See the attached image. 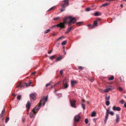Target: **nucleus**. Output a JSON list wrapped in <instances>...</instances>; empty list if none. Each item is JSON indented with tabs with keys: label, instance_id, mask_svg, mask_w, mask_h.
I'll use <instances>...</instances> for the list:
<instances>
[{
	"label": "nucleus",
	"instance_id": "nucleus-1",
	"mask_svg": "<svg viewBox=\"0 0 126 126\" xmlns=\"http://www.w3.org/2000/svg\"><path fill=\"white\" fill-rule=\"evenodd\" d=\"M68 17L70 19V20L68 23L69 26L72 25V24H74L76 22L77 20L75 18L72 17L71 16H69Z\"/></svg>",
	"mask_w": 126,
	"mask_h": 126
},
{
	"label": "nucleus",
	"instance_id": "nucleus-2",
	"mask_svg": "<svg viewBox=\"0 0 126 126\" xmlns=\"http://www.w3.org/2000/svg\"><path fill=\"white\" fill-rule=\"evenodd\" d=\"M41 103H39L38 105H37L34 108L33 110V111L34 113H36L38 112L40 108V107L41 105Z\"/></svg>",
	"mask_w": 126,
	"mask_h": 126
},
{
	"label": "nucleus",
	"instance_id": "nucleus-3",
	"mask_svg": "<svg viewBox=\"0 0 126 126\" xmlns=\"http://www.w3.org/2000/svg\"><path fill=\"white\" fill-rule=\"evenodd\" d=\"M47 96H45L43 97L42 100L40 101V103H41V104L42 103L43 105H44L45 104L46 102L47 101Z\"/></svg>",
	"mask_w": 126,
	"mask_h": 126
},
{
	"label": "nucleus",
	"instance_id": "nucleus-4",
	"mask_svg": "<svg viewBox=\"0 0 126 126\" xmlns=\"http://www.w3.org/2000/svg\"><path fill=\"white\" fill-rule=\"evenodd\" d=\"M80 118L81 117L79 115H75L74 117L75 124L76 123L79 122Z\"/></svg>",
	"mask_w": 126,
	"mask_h": 126
},
{
	"label": "nucleus",
	"instance_id": "nucleus-5",
	"mask_svg": "<svg viewBox=\"0 0 126 126\" xmlns=\"http://www.w3.org/2000/svg\"><path fill=\"white\" fill-rule=\"evenodd\" d=\"M65 23L60 22L57 25V27H60L61 29H64L65 28Z\"/></svg>",
	"mask_w": 126,
	"mask_h": 126
},
{
	"label": "nucleus",
	"instance_id": "nucleus-6",
	"mask_svg": "<svg viewBox=\"0 0 126 126\" xmlns=\"http://www.w3.org/2000/svg\"><path fill=\"white\" fill-rule=\"evenodd\" d=\"M63 87L64 88H67L68 86V85L67 82V80L66 79H64L63 81Z\"/></svg>",
	"mask_w": 126,
	"mask_h": 126
},
{
	"label": "nucleus",
	"instance_id": "nucleus-7",
	"mask_svg": "<svg viewBox=\"0 0 126 126\" xmlns=\"http://www.w3.org/2000/svg\"><path fill=\"white\" fill-rule=\"evenodd\" d=\"M26 86V83L22 82H20L18 83L16 87H24Z\"/></svg>",
	"mask_w": 126,
	"mask_h": 126
},
{
	"label": "nucleus",
	"instance_id": "nucleus-8",
	"mask_svg": "<svg viewBox=\"0 0 126 126\" xmlns=\"http://www.w3.org/2000/svg\"><path fill=\"white\" fill-rule=\"evenodd\" d=\"M70 102L71 106L73 108H76L75 103L76 101L75 100H70Z\"/></svg>",
	"mask_w": 126,
	"mask_h": 126
},
{
	"label": "nucleus",
	"instance_id": "nucleus-9",
	"mask_svg": "<svg viewBox=\"0 0 126 126\" xmlns=\"http://www.w3.org/2000/svg\"><path fill=\"white\" fill-rule=\"evenodd\" d=\"M113 89V87L112 86H110L108 87H107L106 90L104 91L105 92H108L109 91Z\"/></svg>",
	"mask_w": 126,
	"mask_h": 126
},
{
	"label": "nucleus",
	"instance_id": "nucleus-10",
	"mask_svg": "<svg viewBox=\"0 0 126 126\" xmlns=\"http://www.w3.org/2000/svg\"><path fill=\"white\" fill-rule=\"evenodd\" d=\"M30 96L32 100H34L35 99L36 95L35 94L31 93L30 94Z\"/></svg>",
	"mask_w": 126,
	"mask_h": 126
},
{
	"label": "nucleus",
	"instance_id": "nucleus-11",
	"mask_svg": "<svg viewBox=\"0 0 126 126\" xmlns=\"http://www.w3.org/2000/svg\"><path fill=\"white\" fill-rule=\"evenodd\" d=\"M112 109L114 111H119L121 110V108L119 107H116V106H114L113 107Z\"/></svg>",
	"mask_w": 126,
	"mask_h": 126
},
{
	"label": "nucleus",
	"instance_id": "nucleus-12",
	"mask_svg": "<svg viewBox=\"0 0 126 126\" xmlns=\"http://www.w3.org/2000/svg\"><path fill=\"white\" fill-rule=\"evenodd\" d=\"M120 119L119 114H116V122L117 123H118Z\"/></svg>",
	"mask_w": 126,
	"mask_h": 126
},
{
	"label": "nucleus",
	"instance_id": "nucleus-13",
	"mask_svg": "<svg viewBox=\"0 0 126 126\" xmlns=\"http://www.w3.org/2000/svg\"><path fill=\"white\" fill-rule=\"evenodd\" d=\"M100 20V19H97V20H95L93 22V26L94 27V26H97V22L98 21Z\"/></svg>",
	"mask_w": 126,
	"mask_h": 126
},
{
	"label": "nucleus",
	"instance_id": "nucleus-14",
	"mask_svg": "<svg viewBox=\"0 0 126 126\" xmlns=\"http://www.w3.org/2000/svg\"><path fill=\"white\" fill-rule=\"evenodd\" d=\"M31 103L28 101L26 105V108H30Z\"/></svg>",
	"mask_w": 126,
	"mask_h": 126
},
{
	"label": "nucleus",
	"instance_id": "nucleus-15",
	"mask_svg": "<svg viewBox=\"0 0 126 126\" xmlns=\"http://www.w3.org/2000/svg\"><path fill=\"white\" fill-rule=\"evenodd\" d=\"M73 28V27H70V28H68L67 29V31L65 32V33L66 34L68 33L71 31V30Z\"/></svg>",
	"mask_w": 126,
	"mask_h": 126
},
{
	"label": "nucleus",
	"instance_id": "nucleus-16",
	"mask_svg": "<svg viewBox=\"0 0 126 126\" xmlns=\"http://www.w3.org/2000/svg\"><path fill=\"white\" fill-rule=\"evenodd\" d=\"M64 2V4H63L66 6H68L69 5V1L68 0H64L63 1Z\"/></svg>",
	"mask_w": 126,
	"mask_h": 126
},
{
	"label": "nucleus",
	"instance_id": "nucleus-17",
	"mask_svg": "<svg viewBox=\"0 0 126 126\" xmlns=\"http://www.w3.org/2000/svg\"><path fill=\"white\" fill-rule=\"evenodd\" d=\"M34 113H34L33 112V110H32V111L31 112L30 115V118H32L33 117H34Z\"/></svg>",
	"mask_w": 126,
	"mask_h": 126
},
{
	"label": "nucleus",
	"instance_id": "nucleus-18",
	"mask_svg": "<svg viewBox=\"0 0 126 126\" xmlns=\"http://www.w3.org/2000/svg\"><path fill=\"white\" fill-rule=\"evenodd\" d=\"M77 83V82L76 81L71 80V84L72 86H74L75 84Z\"/></svg>",
	"mask_w": 126,
	"mask_h": 126
},
{
	"label": "nucleus",
	"instance_id": "nucleus-19",
	"mask_svg": "<svg viewBox=\"0 0 126 126\" xmlns=\"http://www.w3.org/2000/svg\"><path fill=\"white\" fill-rule=\"evenodd\" d=\"M61 82V81H60L59 82H58L56 84H54V85L53 86H51V88H52L53 87H56L57 86V85H58Z\"/></svg>",
	"mask_w": 126,
	"mask_h": 126
},
{
	"label": "nucleus",
	"instance_id": "nucleus-20",
	"mask_svg": "<svg viewBox=\"0 0 126 126\" xmlns=\"http://www.w3.org/2000/svg\"><path fill=\"white\" fill-rule=\"evenodd\" d=\"M63 57L62 56H60L59 57H58L56 59V61H60L61 59H63Z\"/></svg>",
	"mask_w": 126,
	"mask_h": 126
},
{
	"label": "nucleus",
	"instance_id": "nucleus-21",
	"mask_svg": "<svg viewBox=\"0 0 126 126\" xmlns=\"http://www.w3.org/2000/svg\"><path fill=\"white\" fill-rule=\"evenodd\" d=\"M109 5V3H105L103 4H102L101 6V7H105L108 6Z\"/></svg>",
	"mask_w": 126,
	"mask_h": 126
},
{
	"label": "nucleus",
	"instance_id": "nucleus-22",
	"mask_svg": "<svg viewBox=\"0 0 126 126\" xmlns=\"http://www.w3.org/2000/svg\"><path fill=\"white\" fill-rule=\"evenodd\" d=\"M83 24V22H79L76 23V25L78 26H80Z\"/></svg>",
	"mask_w": 126,
	"mask_h": 126
},
{
	"label": "nucleus",
	"instance_id": "nucleus-23",
	"mask_svg": "<svg viewBox=\"0 0 126 126\" xmlns=\"http://www.w3.org/2000/svg\"><path fill=\"white\" fill-rule=\"evenodd\" d=\"M32 82L31 80H30L29 82L27 83H26V86L27 87L30 86Z\"/></svg>",
	"mask_w": 126,
	"mask_h": 126
},
{
	"label": "nucleus",
	"instance_id": "nucleus-24",
	"mask_svg": "<svg viewBox=\"0 0 126 126\" xmlns=\"http://www.w3.org/2000/svg\"><path fill=\"white\" fill-rule=\"evenodd\" d=\"M94 15L95 16H97L100 15L101 14L99 12H96L94 14Z\"/></svg>",
	"mask_w": 126,
	"mask_h": 126
},
{
	"label": "nucleus",
	"instance_id": "nucleus-25",
	"mask_svg": "<svg viewBox=\"0 0 126 126\" xmlns=\"http://www.w3.org/2000/svg\"><path fill=\"white\" fill-rule=\"evenodd\" d=\"M56 57V55H54L53 56H52L49 57V58L51 60H52L54 59Z\"/></svg>",
	"mask_w": 126,
	"mask_h": 126
},
{
	"label": "nucleus",
	"instance_id": "nucleus-26",
	"mask_svg": "<svg viewBox=\"0 0 126 126\" xmlns=\"http://www.w3.org/2000/svg\"><path fill=\"white\" fill-rule=\"evenodd\" d=\"M67 43V41L66 40H65V41H63V42L62 43H61V44L62 45H65L66 43Z\"/></svg>",
	"mask_w": 126,
	"mask_h": 126
},
{
	"label": "nucleus",
	"instance_id": "nucleus-27",
	"mask_svg": "<svg viewBox=\"0 0 126 126\" xmlns=\"http://www.w3.org/2000/svg\"><path fill=\"white\" fill-rule=\"evenodd\" d=\"M110 98V95H109L108 96H107L106 95V98L105 99L107 101H108L109 100Z\"/></svg>",
	"mask_w": 126,
	"mask_h": 126
},
{
	"label": "nucleus",
	"instance_id": "nucleus-28",
	"mask_svg": "<svg viewBox=\"0 0 126 126\" xmlns=\"http://www.w3.org/2000/svg\"><path fill=\"white\" fill-rule=\"evenodd\" d=\"M96 113L95 112H93L91 116L92 117H94L95 116Z\"/></svg>",
	"mask_w": 126,
	"mask_h": 126
},
{
	"label": "nucleus",
	"instance_id": "nucleus-29",
	"mask_svg": "<svg viewBox=\"0 0 126 126\" xmlns=\"http://www.w3.org/2000/svg\"><path fill=\"white\" fill-rule=\"evenodd\" d=\"M50 31V30L49 29H47V30H45L44 32V33H47L49 32Z\"/></svg>",
	"mask_w": 126,
	"mask_h": 126
},
{
	"label": "nucleus",
	"instance_id": "nucleus-30",
	"mask_svg": "<svg viewBox=\"0 0 126 126\" xmlns=\"http://www.w3.org/2000/svg\"><path fill=\"white\" fill-rule=\"evenodd\" d=\"M110 103L109 101H106V104L107 106H108L110 104Z\"/></svg>",
	"mask_w": 126,
	"mask_h": 126
},
{
	"label": "nucleus",
	"instance_id": "nucleus-31",
	"mask_svg": "<svg viewBox=\"0 0 126 126\" xmlns=\"http://www.w3.org/2000/svg\"><path fill=\"white\" fill-rule=\"evenodd\" d=\"M5 114V113H1L0 114V118H1L2 117H3L4 116Z\"/></svg>",
	"mask_w": 126,
	"mask_h": 126
},
{
	"label": "nucleus",
	"instance_id": "nucleus-32",
	"mask_svg": "<svg viewBox=\"0 0 126 126\" xmlns=\"http://www.w3.org/2000/svg\"><path fill=\"white\" fill-rule=\"evenodd\" d=\"M9 119V118L8 117H7L5 120V123H6L8 121Z\"/></svg>",
	"mask_w": 126,
	"mask_h": 126
},
{
	"label": "nucleus",
	"instance_id": "nucleus-33",
	"mask_svg": "<svg viewBox=\"0 0 126 126\" xmlns=\"http://www.w3.org/2000/svg\"><path fill=\"white\" fill-rule=\"evenodd\" d=\"M51 83H52V82H51L50 81L49 83L47 84L46 85V87H47L48 86L50 85H51Z\"/></svg>",
	"mask_w": 126,
	"mask_h": 126
},
{
	"label": "nucleus",
	"instance_id": "nucleus-34",
	"mask_svg": "<svg viewBox=\"0 0 126 126\" xmlns=\"http://www.w3.org/2000/svg\"><path fill=\"white\" fill-rule=\"evenodd\" d=\"M114 77L113 76H112L109 78V79L110 80H111L113 79H114Z\"/></svg>",
	"mask_w": 126,
	"mask_h": 126
},
{
	"label": "nucleus",
	"instance_id": "nucleus-35",
	"mask_svg": "<svg viewBox=\"0 0 126 126\" xmlns=\"http://www.w3.org/2000/svg\"><path fill=\"white\" fill-rule=\"evenodd\" d=\"M81 105L82 108H83V110H84L85 108V105H84V104H82Z\"/></svg>",
	"mask_w": 126,
	"mask_h": 126
},
{
	"label": "nucleus",
	"instance_id": "nucleus-36",
	"mask_svg": "<svg viewBox=\"0 0 126 126\" xmlns=\"http://www.w3.org/2000/svg\"><path fill=\"white\" fill-rule=\"evenodd\" d=\"M78 68L79 69L82 70L84 68V67L82 66H79L78 67Z\"/></svg>",
	"mask_w": 126,
	"mask_h": 126
},
{
	"label": "nucleus",
	"instance_id": "nucleus-37",
	"mask_svg": "<svg viewBox=\"0 0 126 126\" xmlns=\"http://www.w3.org/2000/svg\"><path fill=\"white\" fill-rule=\"evenodd\" d=\"M88 27H90V28H94V26H93V25H92L91 24H89L88 25Z\"/></svg>",
	"mask_w": 126,
	"mask_h": 126
},
{
	"label": "nucleus",
	"instance_id": "nucleus-38",
	"mask_svg": "<svg viewBox=\"0 0 126 126\" xmlns=\"http://www.w3.org/2000/svg\"><path fill=\"white\" fill-rule=\"evenodd\" d=\"M91 9L90 8H88L86 9V11H89L91 10Z\"/></svg>",
	"mask_w": 126,
	"mask_h": 126
},
{
	"label": "nucleus",
	"instance_id": "nucleus-39",
	"mask_svg": "<svg viewBox=\"0 0 126 126\" xmlns=\"http://www.w3.org/2000/svg\"><path fill=\"white\" fill-rule=\"evenodd\" d=\"M61 6H62V8H64V9H65L66 6H65L63 4L61 5Z\"/></svg>",
	"mask_w": 126,
	"mask_h": 126
},
{
	"label": "nucleus",
	"instance_id": "nucleus-40",
	"mask_svg": "<svg viewBox=\"0 0 126 126\" xmlns=\"http://www.w3.org/2000/svg\"><path fill=\"white\" fill-rule=\"evenodd\" d=\"M21 96L20 95H18V96H17V99L19 100H20L21 99Z\"/></svg>",
	"mask_w": 126,
	"mask_h": 126
},
{
	"label": "nucleus",
	"instance_id": "nucleus-41",
	"mask_svg": "<svg viewBox=\"0 0 126 126\" xmlns=\"http://www.w3.org/2000/svg\"><path fill=\"white\" fill-rule=\"evenodd\" d=\"M85 123L86 124H87L88 123V120L87 119H86L85 120Z\"/></svg>",
	"mask_w": 126,
	"mask_h": 126
},
{
	"label": "nucleus",
	"instance_id": "nucleus-42",
	"mask_svg": "<svg viewBox=\"0 0 126 126\" xmlns=\"http://www.w3.org/2000/svg\"><path fill=\"white\" fill-rule=\"evenodd\" d=\"M60 18L59 17H58L57 18H54L53 19V20H57L59 19Z\"/></svg>",
	"mask_w": 126,
	"mask_h": 126
},
{
	"label": "nucleus",
	"instance_id": "nucleus-43",
	"mask_svg": "<svg viewBox=\"0 0 126 126\" xmlns=\"http://www.w3.org/2000/svg\"><path fill=\"white\" fill-rule=\"evenodd\" d=\"M108 114H107L106 115V116L105 117V119H106V120H107L108 118Z\"/></svg>",
	"mask_w": 126,
	"mask_h": 126
},
{
	"label": "nucleus",
	"instance_id": "nucleus-44",
	"mask_svg": "<svg viewBox=\"0 0 126 126\" xmlns=\"http://www.w3.org/2000/svg\"><path fill=\"white\" fill-rule=\"evenodd\" d=\"M65 9L64 8H62L61 9L60 11L61 12H62L65 10Z\"/></svg>",
	"mask_w": 126,
	"mask_h": 126
},
{
	"label": "nucleus",
	"instance_id": "nucleus-45",
	"mask_svg": "<svg viewBox=\"0 0 126 126\" xmlns=\"http://www.w3.org/2000/svg\"><path fill=\"white\" fill-rule=\"evenodd\" d=\"M5 108H4L2 110L1 113H5L4 112L5 111Z\"/></svg>",
	"mask_w": 126,
	"mask_h": 126
},
{
	"label": "nucleus",
	"instance_id": "nucleus-46",
	"mask_svg": "<svg viewBox=\"0 0 126 126\" xmlns=\"http://www.w3.org/2000/svg\"><path fill=\"white\" fill-rule=\"evenodd\" d=\"M110 111H109L108 110H107V112L106 113V114H108H108L110 113Z\"/></svg>",
	"mask_w": 126,
	"mask_h": 126
},
{
	"label": "nucleus",
	"instance_id": "nucleus-47",
	"mask_svg": "<svg viewBox=\"0 0 126 126\" xmlns=\"http://www.w3.org/2000/svg\"><path fill=\"white\" fill-rule=\"evenodd\" d=\"M63 73V71L62 70H60V73L61 74V75H62Z\"/></svg>",
	"mask_w": 126,
	"mask_h": 126
},
{
	"label": "nucleus",
	"instance_id": "nucleus-48",
	"mask_svg": "<svg viewBox=\"0 0 126 126\" xmlns=\"http://www.w3.org/2000/svg\"><path fill=\"white\" fill-rule=\"evenodd\" d=\"M118 89L120 91H121L122 90V89L121 87H119L118 88Z\"/></svg>",
	"mask_w": 126,
	"mask_h": 126
},
{
	"label": "nucleus",
	"instance_id": "nucleus-49",
	"mask_svg": "<svg viewBox=\"0 0 126 126\" xmlns=\"http://www.w3.org/2000/svg\"><path fill=\"white\" fill-rule=\"evenodd\" d=\"M54 8V7H52L51 8H50L48 10V11H49L53 9Z\"/></svg>",
	"mask_w": 126,
	"mask_h": 126
},
{
	"label": "nucleus",
	"instance_id": "nucleus-50",
	"mask_svg": "<svg viewBox=\"0 0 126 126\" xmlns=\"http://www.w3.org/2000/svg\"><path fill=\"white\" fill-rule=\"evenodd\" d=\"M25 119L24 118H23L22 119V122L23 123L25 122Z\"/></svg>",
	"mask_w": 126,
	"mask_h": 126
},
{
	"label": "nucleus",
	"instance_id": "nucleus-51",
	"mask_svg": "<svg viewBox=\"0 0 126 126\" xmlns=\"http://www.w3.org/2000/svg\"><path fill=\"white\" fill-rule=\"evenodd\" d=\"M63 38V37H59V38H58L57 40V41H59L61 39H62V38Z\"/></svg>",
	"mask_w": 126,
	"mask_h": 126
},
{
	"label": "nucleus",
	"instance_id": "nucleus-52",
	"mask_svg": "<svg viewBox=\"0 0 126 126\" xmlns=\"http://www.w3.org/2000/svg\"><path fill=\"white\" fill-rule=\"evenodd\" d=\"M110 113L111 115H113L114 114V113H113V112H112V111H110Z\"/></svg>",
	"mask_w": 126,
	"mask_h": 126
},
{
	"label": "nucleus",
	"instance_id": "nucleus-53",
	"mask_svg": "<svg viewBox=\"0 0 126 126\" xmlns=\"http://www.w3.org/2000/svg\"><path fill=\"white\" fill-rule=\"evenodd\" d=\"M57 27V25H54L53 26H52V27H51V28H53L54 27Z\"/></svg>",
	"mask_w": 126,
	"mask_h": 126
},
{
	"label": "nucleus",
	"instance_id": "nucleus-54",
	"mask_svg": "<svg viewBox=\"0 0 126 126\" xmlns=\"http://www.w3.org/2000/svg\"><path fill=\"white\" fill-rule=\"evenodd\" d=\"M97 119L96 118H94L93 119V121L95 122L96 121Z\"/></svg>",
	"mask_w": 126,
	"mask_h": 126
},
{
	"label": "nucleus",
	"instance_id": "nucleus-55",
	"mask_svg": "<svg viewBox=\"0 0 126 126\" xmlns=\"http://www.w3.org/2000/svg\"><path fill=\"white\" fill-rule=\"evenodd\" d=\"M89 80L91 81V82H92L94 80V79H89Z\"/></svg>",
	"mask_w": 126,
	"mask_h": 126
},
{
	"label": "nucleus",
	"instance_id": "nucleus-56",
	"mask_svg": "<svg viewBox=\"0 0 126 126\" xmlns=\"http://www.w3.org/2000/svg\"><path fill=\"white\" fill-rule=\"evenodd\" d=\"M52 50H51V51H48V53L49 54H50L52 52Z\"/></svg>",
	"mask_w": 126,
	"mask_h": 126
},
{
	"label": "nucleus",
	"instance_id": "nucleus-57",
	"mask_svg": "<svg viewBox=\"0 0 126 126\" xmlns=\"http://www.w3.org/2000/svg\"><path fill=\"white\" fill-rule=\"evenodd\" d=\"M107 120H106V119H105V120L104 121V122L105 124H106Z\"/></svg>",
	"mask_w": 126,
	"mask_h": 126
},
{
	"label": "nucleus",
	"instance_id": "nucleus-58",
	"mask_svg": "<svg viewBox=\"0 0 126 126\" xmlns=\"http://www.w3.org/2000/svg\"><path fill=\"white\" fill-rule=\"evenodd\" d=\"M36 73V72H34L32 73V75H34Z\"/></svg>",
	"mask_w": 126,
	"mask_h": 126
},
{
	"label": "nucleus",
	"instance_id": "nucleus-59",
	"mask_svg": "<svg viewBox=\"0 0 126 126\" xmlns=\"http://www.w3.org/2000/svg\"><path fill=\"white\" fill-rule=\"evenodd\" d=\"M124 101L123 100H122L120 102L121 104H123Z\"/></svg>",
	"mask_w": 126,
	"mask_h": 126
},
{
	"label": "nucleus",
	"instance_id": "nucleus-60",
	"mask_svg": "<svg viewBox=\"0 0 126 126\" xmlns=\"http://www.w3.org/2000/svg\"><path fill=\"white\" fill-rule=\"evenodd\" d=\"M12 95L13 96H15L16 95V94H14V93H13L12 94Z\"/></svg>",
	"mask_w": 126,
	"mask_h": 126
},
{
	"label": "nucleus",
	"instance_id": "nucleus-61",
	"mask_svg": "<svg viewBox=\"0 0 126 126\" xmlns=\"http://www.w3.org/2000/svg\"><path fill=\"white\" fill-rule=\"evenodd\" d=\"M27 108V111L28 112H29V109L30 108Z\"/></svg>",
	"mask_w": 126,
	"mask_h": 126
},
{
	"label": "nucleus",
	"instance_id": "nucleus-62",
	"mask_svg": "<svg viewBox=\"0 0 126 126\" xmlns=\"http://www.w3.org/2000/svg\"><path fill=\"white\" fill-rule=\"evenodd\" d=\"M1 118V120L2 121H3V120L4 118L3 117H2L1 118Z\"/></svg>",
	"mask_w": 126,
	"mask_h": 126
},
{
	"label": "nucleus",
	"instance_id": "nucleus-63",
	"mask_svg": "<svg viewBox=\"0 0 126 126\" xmlns=\"http://www.w3.org/2000/svg\"><path fill=\"white\" fill-rule=\"evenodd\" d=\"M56 34L55 33H53V36H54L56 35Z\"/></svg>",
	"mask_w": 126,
	"mask_h": 126
},
{
	"label": "nucleus",
	"instance_id": "nucleus-64",
	"mask_svg": "<svg viewBox=\"0 0 126 126\" xmlns=\"http://www.w3.org/2000/svg\"><path fill=\"white\" fill-rule=\"evenodd\" d=\"M124 107L126 108V104H125L124 105Z\"/></svg>",
	"mask_w": 126,
	"mask_h": 126
}]
</instances>
